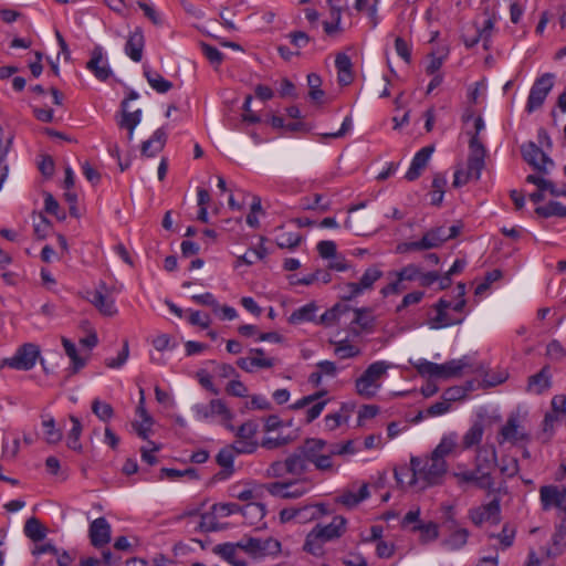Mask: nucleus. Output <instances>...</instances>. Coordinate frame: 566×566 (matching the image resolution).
I'll list each match as a JSON object with an SVG mask.
<instances>
[{"label": "nucleus", "instance_id": "1", "mask_svg": "<svg viewBox=\"0 0 566 566\" xmlns=\"http://www.w3.org/2000/svg\"><path fill=\"white\" fill-rule=\"evenodd\" d=\"M410 464L411 479L409 484L415 485L421 482L422 489L441 484L448 472L447 461L437 459L431 454L426 459L412 457Z\"/></svg>", "mask_w": 566, "mask_h": 566}, {"label": "nucleus", "instance_id": "2", "mask_svg": "<svg viewBox=\"0 0 566 566\" xmlns=\"http://www.w3.org/2000/svg\"><path fill=\"white\" fill-rule=\"evenodd\" d=\"M388 367L386 361L370 364L363 375L356 379V392L365 399L375 397L381 387V379L387 374Z\"/></svg>", "mask_w": 566, "mask_h": 566}, {"label": "nucleus", "instance_id": "3", "mask_svg": "<svg viewBox=\"0 0 566 566\" xmlns=\"http://www.w3.org/2000/svg\"><path fill=\"white\" fill-rule=\"evenodd\" d=\"M308 463H313L319 471H334L329 444L323 439L308 438L300 447Z\"/></svg>", "mask_w": 566, "mask_h": 566}, {"label": "nucleus", "instance_id": "4", "mask_svg": "<svg viewBox=\"0 0 566 566\" xmlns=\"http://www.w3.org/2000/svg\"><path fill=\"white\" fill-rule=\"evenodd\" d=\"M490 464L491 462L486 459H482L479 453L474 470L453 472L452 475L461 488L467 483H474L479 489L486 490L490 493L494 490V479L490 472L484 471V469L489 468Z\"/></svg>", "mask_w": 566, "mask_h": 566}, {"label": "nucleus", "instance_id": "5", "mask_svg": "<svg viewBox=\"0 0 566 566\" xmlns=\"http://www.w3.org/2000/svg\"><path fill=\"white\" fill-rule=\"evenodd\" d=\"M239 547L254 559L276 556L281 552V543L273 537H243L239 541Z\"/></svg>", "mask_w": 566, "mask_h": 566}, {"label": "nucleus", "instance_id": "6", "mask_svg": "<svg viewBox=\"0 0 566 566\" xmlns=\"http://www.w3.org/2000/svg\"><path fill=\"white\" fill-rule=\"evenodd\" d=\"M40 358V347L33 343L21 345L15 354L3 360V364L17 370H30Z\"/></svg>", "mask_w": 566, "mask_h": 566}, {"label": "nucleus", "instance_id": "7", "mask_svg": "<svg viewBox=\"0 0 566 566\" xmlns=\"http://www.w3.org/2000/svg\"><path fill=\"white\" fill-rule=\"evenodd\" d=\"M447 240V230L443 227H437L426 232L421 240L403 243L398 249L401 252L429 250L440 247Z\"/></svg>", "mask_w": 566, "mask_h": 566}, {"label": "nucleus", "instance_id": "8", "mask_svg": "<svg viewBox=\"0 0 566 566\" xmlns=\"http://www.w3.org/2000/svg\"><path fill=\"white\" fill-rule=\"evenodd\" d=\"M554 74L545 73L533 84L527 98L526 109L528 113L539 108L554 85Z\"/></svg>", "mask_w": 566, "mask_h": 566}, {"label": "nucleus", "instance_id": "9", "mask_svg": "<svg viewBox=\"0 0 566 566\" xmlns=\"http://www.w3.org/2000/svg\"><path fill=\"white\" fill-rule=\"evenodd\" d=\"M469 518L476 526H481L485 522L499 524L501 521L500 499L494 497L488 504H482L480 506L471 509L469 511Z\"/></svg>", "mask_w": 566, "mask_h": 566}, {"label": "nucleus", "instance_id": "10", "mask_svg": "<svg viewBox=\"0 0 566 566\" xmlns=\"http://www.w3.org/2000/svg\"><path fill=\"white\" fill-rule=\"evenodd\" d=\"M195 412L202 420L217 416L221 417L223 422H230L233 419V413L222 399H212L208 405H196Z\"/></svg>", "mask_w": 566, "mask_h": 566}, {"label": "nucleus", "instance_id": "11", "mask_svg": "<svg viewBox=\"0 0 566 566\" xmlns=\"http://www.w3.org/2000/svg\"><path fill=\"white\" fill-rule=\"evenodd\" d=\"M86 69L91 71L94 76L102 82H105L113 75V71L108 64L107 59L104 56V51L101 45L94 46L91 51V57L86 63Z\"/></svg>", "mask_w": 566, "mask_h": 566}, {"label": "nucleus", "instance_id": "12", "mask_svg": "<svg viewBox=\"0 0 566 566\" xmlns=\"http://www.w3.org/2000/svg\"><path fill=\"white\" fill-rule=\"evenodd\" d=\"M539 499L544 511L556 507L566 513V488L559 490L555 485H544L539 489Z\"/></svg>", "mask_w": 566, "mask_h": 566}, {"label": "nucleus", "instance_id": "13", "mask_svg": "<svg viewBox=\"0 0 566 566\" xmlns=\"http://www.w3.org/2000/svg\"><path fill=\"white\" fill-rule=\"evenodd\" d=\"M108 287L104 282H99L98 287L87 292V300L105 316H114L117 313L114 300L107 298L105 293Z\"/></svg>", "mask_w": 566, "mask_h": 566}, {"label": "nucleus", "instance_id": "14", "mask_svg": "<svg viewBox=\"0 0 566 566\" xmlns=\"http://www.w3.org/2000/svg\"><path fill=\"white\" fill-rule=\"evenodd\" d=\"M524 160L542 172H546V165H553V160L533 142L522 146Z\"/></svg>", "mask_w": 566, "mask_h": 566}, {"label": "nucleus", "instance_id": "15", "mask_svg": "<svg viewBox=\"0 0 566 566\" xmlns=\"http://www.w3.org/2000/svg\"><path fill=\"white\" fill-rule=\"evenodd\" d=\"M111 525L105 517H98L90 525L88 536L91 544L96 548L107 545L111 542Z\"/></svg>", "mask_w": 566, "mask_h": 566}, {"label": "nucleus", "instance_id": "16", "mask_svg": "<svg viewBox=\"0 0 566 566\" xmlns=\"http://www.w3.org/2000/svg\"><path fill=\"white\" fill-rule=\"evenodd\" d=\"M363 207H365V203L349 208V216L345 221V228L357 235H366L373 229L371 218L368 214H353Z\"/></svg>", "mask_w": 566, "mask_h": 566}, {"label": "nucleus", "instance_id": "17", "mask_svg": "<svg viewBox=\"0 0 566 566\" xmlns=\"http://www.w3.org/2000/svg\"><path fill=\"white\" fill-rule=\"evenodd\" d=\"M313 531L319 536L325 543L339 538L346 531L345 517L338 515L335 516L332 522L327 525L317 524Z\"/></svg>", "mask_w": 566, "mask_h": 566}, {"label": "nucleus", "instance_id": "18", "mask_svg": "<svg viewBox=\"0 0 566 566\" xmlns=\"http://www.w3.org/2000/svg\"><path fill=\"white\" fill-rule=\"evenodd\" d=\"M268 491L272 495L281 496L283 499H297L307 493L308 486L304 482L301 484L294 482H274L268 486Z\"/></svg>", "mask_w": 566, "mask_h": 566}, {"label": "nucleus", "instance_id": "19", "mask_svg": "<svg viewBox=\"0 0 566 566\" xmlns=\"http://www.w3.org/2000/svg\"><path fill=\"white\" fill-rule=\"evenodd\" d=\"M500 433L504 441L512 443L530 440V434L520 424L518 418L515 416L509 417L505 424L501 428Z\"/></svg>", "mask_w": 566, "mask_h": 566}, {"label": "nucleus", "instance_id": "20", "mask_svg": "<svg viewBox=\"0 0 566 566\" xmlns=\"http://www.w3.org/2000/svg\"><path fill=\"white\" fill-rule=\"evenodd\" d=\"M434 151V146L433 145H429V146H426L423 148H421L413 157L412 161H411V165L408 169V171L406 172V176L405 178L408 180V181H413L416 179H418L422 172V170L426 168V166L428 165V161L432 155V153Z\"/></svg>", "mask_w": 566, "mask_h": 566}, {"label": "nucleus", "instance_id": "21", "mask_svg": "<svg viewBox=\"0 0 566 566\" xmlns=\"http://www.w3.org/2000/svg\"><path fill=\"white\" fill-rule=\"evenodd\" d=\"M437 315L436 317L431 318L429 321V325L431 328L438 329L442 327H448L455 324H461L463 321V317L460 318H452L448 310L451 307V303L446 300H440L436 305Z\"/></svg>", "mask_w": 566, "mask_h": 566}, {"label": "nucleus", "instance_id": "22", "mask_svg": "<svg viewBox=\"0 0 566 566\" xmlns=\"http://www.w3.org/2000/svg\"><path fill=\"white\" fill-rule=\"evenodd\" d=\"M145 48V36L140 28L129 33L125 44V53L134 61L140 62Z\"/></svg>", "mask_w": 566, "mask_h": 566}, {"label": "nucleus", "instance_id": "23", "mask_svg": "<svg viewBox=\"0 0 566 566\" xmlns=\"http://www.w3.org/2000/svg\"><path fill=\"white\" fill-rule=\"evenodd\" d=\"M238 549H240L239 542L223 543L216 545L212 548V552L227 560L232 566H247V562L244 559L238 558Z\"/></svg>", "mask_w": 566, "mask_h": 566}, {"label": "nucleus", "instance_id": "24", "mask_svg": "<svg viewBox=\"0 0 566 566\" xmlns=\"http://www.w3.org/2000/svg\"><path fill=\"white\" fill-rule=\"evenodd\" d=\"M167 142V134L164 128H158L154 135L142 144V155L153 157L160 153Z\"/></svg>", "mask_w": 566, "mask_h": 566}, {"label": "nucleus", "instance_id": "25", "mask_svg": "<svg viewBox=\"0 0 566 566\" xmlns=\"http://www.w3.org/2000/svg\"><path fill=\"white\" fill-rule=\"evenodd\" d=\"M458 447V434L455 432H450L441 438L439 444L430 454L437 459L446 460V457L454 453Z\"/></svg>", "mask_w": 566, "mask_h": 566}, {"label": "nucleus", "instance_id": "26", "mask_svg": "<svg viewBox=\"0 0 566 566\" xmlns=\"http://www.w3.org/2000/svg\"><path fill=\"white\" fill-rule=\"evenodd\" d=\"M551 387L549 367L544 366L537 374L528 378L527 390L539 395Z\"/></svg>", "mask_w": 566, "mask_h": 566}, {"label": "nucleus", "instance_id": "27", "mask_svg": "<svg viewBox=\"0 0 566 566\" xmlns=\"http://www.w3.org/2000/svg\"><path fill=\"white\" fill-rule=\"evenodd\" d=\"M329 512L324 504L305 505L296 507L297 523L300 524L317 520L321 516L326 515Z\"/></svg>", "mask_w": 566, "mask_h": 566}, {"label": "nucleus", "instance_id": "28", "mask_svg": "<svg viewBox=\"0 0 566 566\" xmlns=\"http://www.w3.org/2000/svg\"><path fill=\"white\" fill-rule=\"evenodd\" d=\"M120 117L117 119L119 128H136L142 120V111L136 109L129 112L127 108V99L120 103Z\"/></svg>", "mask_w": 566, "mask_h": 566}, {"label": "nucleus", "instance_id": "29", "mask_svg": "<svg viewBox=\"0 0 566 566\" xmlns=\"http://www.w3.org/2000/svg\"><path fill=\"white\" fill-rule=\"evenodd\" d=\"M62 345L65 349L66 355L70 357L72 361V373L76 374L80 369H82L90 357V354L85 356H81L77 353L76 346L69 338L62 337Z\"/></svg>", "mask_w": 566, "mask_h": 566}, {"label": "nucleus", "instance_id": "30", "mask_svg": "<svg viewBox=\"0 0 566 566\" xmlns=\"http://www.w3.org/2000/svg\"><path fill=\"white\" fill-rule=\"evenodd\" d=\"M484 434V426L482 421H475L470 429L464 433L461 442V448L464 450L479 446Z\"/></svg>", "mask_w": 566, "mask_h": 566}, {"label": "nucleus", "instance_id": "31", "mask_svg": "<svg viewBox=\"0 0 566 566\" xmlns=\"http://www.w3.org/2000/svg\"><path fill=\"white\" fill-rule=\"evenodd\" d=\"M353 318L350 324L358 325L360 331L371 332L375 327V317L369 308L353 310Z\"/></svg>", "mask_w": 566, "mask_h": 566}, {"label": "nucleus", "instance_id": "32", "mask_svg": "<svg viewBox=\"0 0 566 566\" xmlns=\"http://www.w3.org/2000/svg\"><path fill=\"white\" fill-rule=\"evenodd\" d=\"M285 461L287 464L289 474L300 475L307 471L308 462L300 448H297L294 453L289 455Z\"/></svg>", "mask_w": 566, "mask_h": 566}, {"label": "nucleus", "instance_id": "33", "mask_svg": "<svg viewBox=\"0 0 566 566\" xmlns=\"http://www.w3.org/2000/svg\"><path fill=\"white\" fill-rule=\"evenodd\" d=\"M265 513L266 510L263 504L253 502L242 506L241 511V514L250 525L258 524L265 516Z\"/></svg>", "mask_w": 566, "mask_h": 566}, {"label": "nucleus", "instance_id": "34", "mask_svg": "<svg viewBox=\"0 0 566 566\" xmlns=\"http://www.w3.org/2000/svg\"><path fill=\"white\" fill-rule=\"evenodd\" d=\"M316 312H317L316 304L315 303H308V304L297 308L296 311H294L291 314V316L289 318V322L291 324H300V323H303V322H312L315 318Z\"/></svg>", "mask_w": 566, "mask_h": 566}, {"label": "nucleus", "instance_id": "35", "mask_svg": "<svg viewBox=\"0 0 566 566\" xmlns=\"http://www.w3.org/2000/svg\"><path fill=\"white\" fill-rule=\"evenodd\" d=\"M42 427L44 429V439L49 444H56L59 443L62 438L63 433L62 430L56 428L55 420L52 417H42Z\"/></svg>", "mask_w": 566, "mask_h": 566}, {"label": "nucleus", "instance_id": "36", "mask_svg": "<svg viewBox=\"0 0 566 566\" xmlns=\"http://www.w3.org/2000/svg\"><path fill=\"white\" fill-rule=\"evenodd\" d=\"M144 75L149 85L158 93H166L172 87V83L164 78L158 72L145 67Z\"/></svg>", "mask_w": 566, "mask_h": 566}, {"label": "nucleus", "instance_id": "37", "mask_svg": "<svg viewBox=\"0 0 566 566\" xmlns=\"http://www.w3.org/2000/svg\"><path fill=\"white\" fill-rule=\"evenodd\" d=\"M24 534L33 542H40L45 537L46 530L36 517H30L24 524Z\"/></svg>", "mask_w": 566, "mask_h": 566}, {"label": "nucleus", "instance_id": "38", "mask_svg": "<svg viewBox=\"0 0 566 566\" xmlns=\"http://www.w3.org/2000/svg\"><path fill=\"white\" fill-rule=\"evenodd\" d=\"M237 365L247 373H252L254 367L271 368L274 366V359H259V357H241Z\"/></svg>", "mask_w": 566, "mask_h": 566}, {"label": "nucleus", "instance_id": "39", "mask_svg": "<svg viewBox=\"0 0 566 566\" xmlns=\"http://www.w3.org/2000/svg\"><path fill=\"white\" fill-rule=\"evenodd\" d=\"M382 271L378 265H373L366 269L363 276L358 281V285L361 287L363 292L369 291L373 289L374 283L378 281L382 276Z\"/></svg>", "mask_w": 566, "mask_h": 566}, {"label": "nucleus", "instance_id": "40", "mask_svg": "<svg viewBox=\"0 0 566 566\" xmlns=\"http://www.w3.org/2000/svg\"><path fill=\"white\" fill-rule=\"evenodd\" d=\"M412 531L420 532V542L422 544L432 542V541L437 539L439 536L438 525L433 522H429L426 524L418 523L412 527Z\"/></svg>", "mask_w": 566, "mask_h": 566}, {"label": "nucleus", "instance_id": "41", "mask_svg": "<svg viewBox=\"0 0 566 566\" xmlns=\"http://www.w3.org/2000/svg\"><path fill=\"white\" fill-rule=\"evenodd\" d=\"M324 544L325 542L312 530L306 536L303 548L314 556H322L324 554Z\"/></svg>", "mask_w": 566, "mask_h": 566}, {"label": "nucleus", "instance_id": "42", "mask_svg": "<svg viewBox=\"0 0 566 566\" xmlns=\"http://www.w3.org/2000/svg\"><path fill=\"white\" fill-rule=\"evenodd\" d=\"M535 212L543 218H549L554 216L566 218V207L558 201H551L545 206L537 207Z\"/></svg>", "mask_w": 566, "mask_h": 566}, {"label": "nucleus", "instance_id": "43", "mask_svg": "<svg viewBox=\"0 0 566 566\" xmlns=\"http://www.w3.org/2000/svg\"><path fill=\"white\" fill-rule=\"evenodd\" d=\"M468 537L469 531L467 528H458L454 532H452V534L449 536V538H447L443 542V544L449 549L457 551L462 548L467 544Z\"/></svg>", "mask_w": 566, "mask_h": 566}, {"label": "nucleus", "instance_id": "44", "mask_svg": "<svg viewBox=\"0 0 566 566\" xmlns=\"http://www.w3.org/2000/svg\"><path fill=\"white\" fill-rule=\"evenodd\" d=\"M467 366L463 359H453L447 361L446 364H441L440 378H450L454 376H459L463 368Z\"/></svg>", "mask_w": 566, "mask_h": 566}, {"label": "nucleus", "instance_id": "45", "mask_svg": "<svg viewBox=\"0 0 566 566\" xmlns=\"http://www.w3.org/2000/svg\"><path fill=\"white\" fill-rule=\"evenodd\" d=\"M303 237L296 232L282 233L276 238V244L281 249L294 250L302 242Z\"/></svg>", "mask_w": 566, "mask_h": 566}, {"label": "nucleus", "instance_id": "46", "mask_svg": "<svg viewBox=\"0 0 566 566\" xmlns=\"http://www.w3.org/2000/svg\"><path fill=\"white\" fill-rule=\"evenodd\" d=\"M92 411L102 421H108L114 415L113 407L107 402L101 401L99 399L93 400Z\"/></svg>", "mask_w": 566, "mask_h": 566}, {"label": "nucleus", "instance_id": "47", "mask_svg": "<svg viewBox=\"0 0 566 566\" xmlns=\"http://www.w3.org/2000/svg\"><path fill=\"white\" fill-rule=\"evenodd\" d=\"M473 388L471 381L467 384V387L454 386L448 388L443 395L442 399L447 400L450 405L452 401L461 400L467 396V392Z\"/></svg>", "mask_w": 566, "mask_h": 566}, {"label": "nucleus", "instance_id": "48", "mask_svg": "<svg viewBox=\"0 0 566 566\" xmlns=\"http://www.w3.org/2000/svg\"><path fill=\"white\" fill-rule=\"evenodd\" d=\"M349 311V307L342 304H336L333 308L326 311L321 316V323L325 325H331L334 322H337L340 319V316Z\"/></svg>", "mask_w": 566, "mask_h": 566}, {"label": "nucleus", "instance_id": "49", "mask_svg": "<svg viewBox=\"0 0 566 566\" xmlns=\"http://www.w3.org/2000/svg\"><path fill=\"white\" fill-rule=\"evenodd\" d=\"M307 84L310 86V97L313 101H319L324 96V91L319 88L322 84L321 77L315 73H311L307 75Z\"/></svg>", "mask_w": 566, "mask_h": 566}, {"label": "nucleus", "instance_id": "50", "mask_svg": "<svg viewBox=\"0 0 566 566\" xmlns=\"http://www.w3.org/2000/svg\"><path fill=\"white\" fill-rule=\"evenodd\" d=\"M469 148V158L485 160L486 149L476 135L471 137Z\"/></svg>", "mask_w": 566, "mask_h": 566}, {"label": "nucleus", "instance_id": "51", "mask_svg": "<svg viewBox=\"0 0 566 566\" xmlns=\"http://www.w3.org/2000/svg\"><path fill=\"white\" fill-rule=\"evenodd\" d=\"M359 349L349 344L346 340L339 342L335 347V354L338 355L342 359L356 357L359 355Z\"/></svg>", "mask_w": 566, "mask_h": 566}, {"label": "nucleus", "instance_id": "52", "mask_svg": "<svg viewBox=\"0 0 566 566\" xmlns=\"http://www.w3.org/2000/svg\"><path fill=\"white\" fill-rule=\"evenodd\" d=\"M196 530L207 533V532H214L220 528L216 522L214 515L210 514V513H205V514L200 515V521H199L198 525L196 526Z\"/></svg>", "mask_w": 566, "mask_h": 566}, {"label": "nucleus", "instance_id": "53", "mask_svg": "<svg viewBox=\"0 0 566 566\" xmlns=\"http://www.w3.org/2000/svg\"><path fill=\"white\" fill-rule=\"evenodd\" d=\"M546 355L552 360L558 361V360L564 359V357L566 356V349L560 344V342L553 339L548 343V345L546 347Z\"/></svg>", "mask_w": 566, "mask_h": 566}, {"label": "nucleus", "instance_id": "54", "mask_svg": "<svg viewBox=\"0 0 566 566\" xmlns=\"http://www.w3.org/2000/svg\"><path fill=\"white\" fill-rule=\"evenodd\" d=\"M44 208L48 213L55 216L59 220H64L66 218L65 213L60 210L59 202L49 192L44 196Z\"/></svg>", "mask_w": 566, "mask_h": 566}, {"label": "nucleus", "instance_id": "55", "mask_svg": "<svg viewBox=\"0 0 566 566\" xmlns=\"http://www.w3.org/2000/svg\"><path fill=\"white\" fill-rule=\"evenodd\" d=\"M390 275L394 276V280L384 286L380 291L384 296H388L389 294H398L406 289V286L402 284L403 280H400L398 272L390 273Z\"/></svg>", "mask_w": 566, "mask_h": 566}, {"label": "nucleus", "instance_id": "56", "mask_svg": "<svg viewBox=\"0 0 566 566\" xmlns=\"http://www.w3.org/2000/svg\"><path fill=\"white\" fill-rule=\"evenodd\" d=\"M201 50L205 56L209 60V62L213 64L216 67L222 63L223 54L217 48L211 46L207 43H202Z\"/></svg>", "mask_w": 566, "mask_h": 566}, {"label": "nucleus", "instance_id": "57", "mask_svg": "<svg viewBox=\"0 0 566 566\" xmlns=\"http://www.w3.org/2000/svg\"><path fill=\"white\" fill-rule=\"evenodd\" d=\"M258 431V424L254 421H247L242 423L237 430V438L244 440H253Z\"/></svg>", "mask_w": 566, "mask_h": 566}, {"label": "nucleus", "instance_id": "58", "mask_svg": "<svg viewBox=\"0 0 566 566\" xmlns=\"http://www.w3.org/2000/svg\"><path fill=\"white\" fill-rule=\"evenodd\" d=\"M129 355L128 342L124 340L123 349L118 353L116 358L106 359L105 364L108 368H119L122 367Z\"/></svg>", "mask_w": 566, "mask_h": 566}, {"label": "nucleus", "instance_id": "59", "mask_svg": "<svg viewBox=\"0 0 566 566\" xmlns=\"http://www.w3.org/2000/svg\"><path fill=\"white\" fill-rule=\"evenodd\" d=\"M342 298L345 301L354 300L355 297L363 294L361 287L358 285V282H349L340 286Z\"/></svg>", "mask_w": 566, "mask_h": 566}, {"label": "nucleus", "instance_id": "60", "mask_svg": "<svg viewBox=\"0 0 566 566\" xmlns=\"http://www.w3.org/2000/svg\"><path fill=\"white\" fill-rule=\"evenodd\" d=\"M417 370L420 375H428L430 377L440 378L441 367L439 364L423 360L417 365Z\"/></svg>", "mask_w": 566, "mask_h": 566}, {"label": "nucleus", "instance_id": "61", "mask_svg": "<svg viewBox=\"0 0 566 566\" xmlns=\"http://www.w3.org/2000/svg\"><path fill=\"white\" fill-rule=\"evenodd\" d=\"M217 462L220 467L226 469L227 474L232 473L233 468V453L231 449H222L217 455Z\"/></svg>", "mask_w": 566, "mask_h": 566}, {"label": "nucleus", "instance_id": "62", "mask_svg": "<svg viewBox=\"0 0 566 566\" xmlns=\"http://www.w3.org/2000/svg\"><path fill=\"white\" fill-rule=\"evenodd\" d=\"M212 510L214 513L219 514L220 516H229L231 514L238 513L242 511V506L238 505L237 503H220L214 504L212 506Z\"/></svg>", "mask_w": 566, "mask_h": 566}, {"label": "nucleus", "instance_id": "63", "mask_svg": "<svg viewBox=\"0 0 566 566\" xmlns=\"http://www.w3.org/2000/svg\"><path fill=\"white\" fill-rule=\"evenodd\" d=\"M317 251L323 259H332L337 255L336 243L329 240L318 242Z\"/></svg>", "mask_w": 566, "mask_h": 566}, {"label": "nucleus", "instance_id": "64", "mask_svg": "<svg viewBox=\"0 0 566 566\" xmlns=\"http://www.w3.org/2000/svg\"><path fill=\"white\" fill-rule=\"evenodd\" d=\"M500 471L502 474L512 478L518 472V462L514 458H503Z\"/></svg>", "mask_w": 566, "mask_h": 566}]
</instances>
